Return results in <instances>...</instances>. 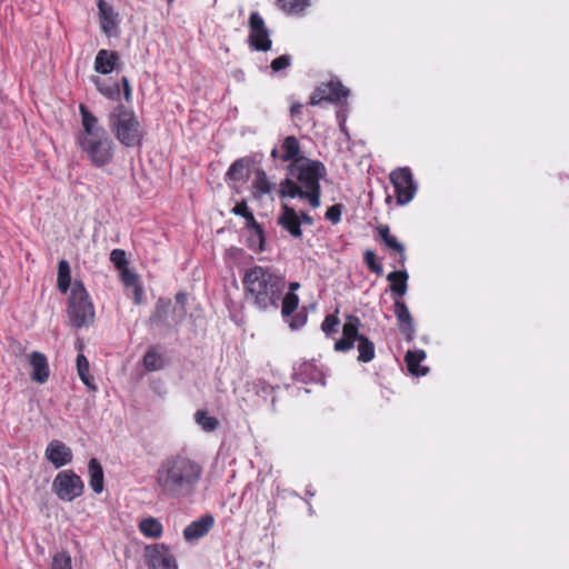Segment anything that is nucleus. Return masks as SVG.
<instances>
[{"mask_svg":"<svg viewBox=\"0 0 569 569\" xmlns=\"http://www.w3.org/2000/svg\"><path fill=\"white\" fill-rule=\"evenodd\" d=\"M202 467L193 459L176 455L164 459L156 473L159 492L167 498H186L200 481Z\"/></svg>","mask_w":569,"mask_h":569,"instance_id":"1","label":"nucleus"},{"mask_svg":"<svg viewBox=\"0 0 569 569\" xmlns=\"http://www.w3.org/2000/svg\"><path fill=\"white\" fill-rule=\"evenodd\" d=\"M291 178L280 183L282 198L308 199L312 208L320 206V180L326 176V168L320 161L300 157L289 164Z\"/></svg>","mask_w":569,"mask_h":569,"instance_id":"2","label":"nucleus"},{"mask_svg":"<svg viewBox=\"0 0 569 569\" xmlns=\"http://www.w3.org/2000/svg\"><path fill=\"white\" fill-rule=\"evenodd\" d=\"M242 284L247 301L262 311L277 309L286 289L284 277L262 266L246 270Z\"/></svg>","mask_w":569,"mask_h":569,"instance_id":"3","label":"nucleus"},{"mask_svg":"<svg viewBox=\"0 0 569 569\" xmlns=\"http://www.w3.org/2000/svg\"><path fill=\"white\" fill-rule=\"evenodd\" d=\"M82 129L77 136L81 151L96 167L111 162L114 154V143L107 131L99 126L98 119L83 104H80Z\"/></svg>","mask_w":569,"mask_h":569,"instance_id":"4","label":"nucleus"},{"mask_svg":"<svg viewBox=\"0 0 569 569\" xmlns=\"http://www.w3.org/2000/svg\"><path fill=\"white\" fill-rule=\"evenodd\" d=\"M109 128L117 140L126 147H139L144 138V130L136 113L122 104L110 112Z\"/></svg>","mask_w":569,"mask_h":569,"instance_id":"5","label":"nucleus"},{"mask_svg":"<svg viewBox=\"0 0 569 569\" xmlns=\"http://www.w3.org/2000/svg\"><path fill=\"white\" fill-rule=\"evenodd\" d=\"M359 319L350 317L343 325L342 337L335 343V350L346 352L355 346V342H358V360L361 362H369L375 358V345L367 337L359 335Z\"/></svg>","mask_w":569,"mask_h":569,"instance_id":"6","label":"nucleus"},{"mask_svg":"<svg viewBox=\"0 0 569 569\" xmlns=\"http://www.w3.org/2000/svg\"><path fill=\"white\" fill-rule=\"evenodd\" d=\"M68 317L76 328L88 327L94 321V308L81 282L71 286Z\"/></svg>","mask_w":569,"mask_h":569,"instance_id":"7","label":"nucleus"},{"mask_svg":"<svg viewBox=\"0 0 569 569\" xmlns=\"http://www.w3.org/2000/svg\"><path fill=\"white\" fill-rule=\"evenodd\" d=\"M187 295L179 292L176 295V306L172 309V316L169 319L168 312L171 311V300L160 298L156 305L154 312L152 313L150 321L160 327H177L180 325L187 315Z\"/></svg>","mask_w":569,"mask_h":569,"instance_id":"8","label":"nucleus"},{"mask_svg":"<svg viewBox=\"0 0 569 569\" xmlns=\"http://www.w3.org/2000/svg\"><path fill=\"white\" fill-rule=\"evenodd\" d=\"M389 178L395 188L397 203L399 206L409 203L417 192V184L410 169L407 167L397 168L391 171Z\"/></svg>","mask_w":569,"mask_h":569,"instance_id":"9","label":"nucleus"},{"mask_svg":"<svg viewBox=\"0 0 569 569\" xmlns=\"http://www.w3.org/2000/svg\"><path fill=\"white\" fill-rule=\"evenodd\" d=\"M53 490L59 499L72 501L83 492L81 478L70 470L59 472L52 483Z\"/></svg>","mask_w":569,"mask_h":569,"instance_id":"10","label":"nucleus"},{"mask_svg":"<svg viewBox=\"0 0 569 569\" xmlns=\"http://www.w3.org/2000/svg\"><path fill=\"white\" fill-rule=\"evenodd\" d=\"M144 558L149 569H178L174 556L164 545L147 546L144 548Z\"/></svg>","mask_w":569,"mask_h":569,"instance_id":"11","label":"nucleus"},{"mask_svg":"<svg viewBox=\"0 0 569 569\" xmlns=\"http://www.w3.org/2000/svg\"><path fill=\"white\" fill-rule=\"evenodd\" d=\"M249 43L258 51H268L271 48L269 31L264 20L258 12H252L249 19Z\"/></svg>","mask_w":569,"mask_h":569,"instance_id":"12","label":"nucleus"},{"mask_svg":"<svg viewBox=\"0 0 569 569\" xmlns=\"http://www.w3.org/2000/svg\"><path fill=\"white\" fill-rule=\"evenodd\" d=\"M349 90L338 81H330L319 86L310 97V104L317 106L323 101L340 102L347 99Z\"/></svg>","mask_w":569,"mask_h":569,"instance_id":"13","label":"nucleus"},{"mask_svg":"<svg viewBox=\"0 0 569 569\" xmlns=\"http://www.w3.org/2000/svg\"><path fill=\"white\" fill-rule=\"evenodd\" d=\"M44 456L56 468H61L72 460L71 449L62 441L52 440L47 446Z\"/></svg>","mask_w":569,"mask_h":569,"instance_id":"14","label":"nucleus"},{"mask_svg":"<svg viewBox=\"0 0 569 569\" xmlns=\"http://www.w3.org/2000/svg\"><path fill=\"white\" fill-rule=\"evenodd\" d=\"M278 223L287 230L292 237L301 238V220L297 211L288 204H283L281 213L278 217Z\"/></svg>","mask_w":569,"mask_h":569,"instance_id":"15","label":"nucleus"},{"mask_svg":"<svg viewBox=\"0 0 569 569\" xmlns=\"http://www.w3.org/2000/svg\"><path fill=\"white\" fill-rule=\"evenodd\" d=\"M213 525L214 518L211 515H206L188 525L183 530V537L188 542L196 541L206 536Z\"/></svg>","mask_w":569,"mask_h":569,"instance_id":"16","label":"nucleus"},{"mask_svg":"<svg viewBox=\"0 0 569 569\" xmlns=\"http://www.w3.org/2000/svg\"><path fill=\"white\" fill-rule=\"evenodd\" d=\"M395 315L397 317L398 322L401 326V333L405 336L407 340H413L416 333L413 320L407 305L402 300H396Z\"/></svg>","mask_w":569,"mask_h":569,"instance_id":"17","label":"nucleus"},{"mask_svg":"<svg viewBox=\"0 0 569 569\" xmlns=\"http://www.w3.org/2000/svg\"><path fill=\"white\" fill-rule=\"evenodd\" d=\"M29 362L32 368L30 377L38 383H44L49 378V366L47 358L43 353L33 351L29 357Z\"/></svg>","mask_w":569,"mask_h":569,"instance_id":"18","label":"nucleus"},{"mask_svg":"<svg viewBox=\"0 0 569 569\" xmlns=\"http://www.w3.org/2000/svg\"><path fill=\"white\" fill-rule=\"evenodd\" d=\"M118 61L119 54L116 51L101 49L94 59V70L102 74H109L114 70Z\"/></svg>","mask_w":569,"mask_h":569,"instance_id":"19","label":"nucleus"},{"mask_svg":"<svg viewBox=\"0 0 569 569\" xmlns=\"http://www.w3.org/2000/svg\"><path fill=\"white\" fill-rule=\"evenodd\" d=\"M89 485L96 493L103 491V469L98 459L91 458L88 463Z\"/></svg>","mask_w":569,"mask_h":569,"instance_id":"20","label":"nucleus"},{"mask_svg":"<svg viewBox=\"0 0 569 569\" xmlns=\"http://www.w3.org/2000/svg\"><path fill=\"white\" fill-rule=\"evenodd\" d=\"M98 9L101 19V28L103 32L110 34L117 26V14L114 13L112 7L104 0L98 1Z\"/></svg>","mask_w":569,"mask_h":569,"instance_id":"21","label":"nucleus"},{"mask_svg":"<svg viewBox=\"0 0 569 569\" xmlns=\"http://www.w3.org/2000/svg\"><path fill=\"white\" fill-rule=\"evenodd\" d=\"M232 212L237 216H241L247 221V227L250 230H254L256 234L258 236V239L260 243L262 242V229L260 224L256 221L253 213L249 210L246 202H240L236 204L232 209Z\"/></svg>","mask_w":569,"mask_h":569,"instance_id":"22","label":"nucleus"},{"mask_svg":"<svg viewBox=\"0 0 569 569\" xmlns=\"http://www.w3.org/2000/svg\"><path fill=\"white\" fill-rule=\"evenodd\" d=\"M300 151H301L300 143L297 140V138L293 136H289L282 141L280 159L283 162L291 161V160L293 162L296 159L300 158L299 157Z\"/></svg>","mask_w":569,"mask_h":569,"instance_id":"23","label":"nucleus"},{"mask_svg":"<svg viewBox=\"0 0 569 569\" xmlns=\"http://www.w3.org/2000/svg\"><path fill=\"white\" fill-rule=\"evenodd\" d=\"M426 352L423 350L408 351L406 355V362L408 370L415 376H425L428 368L420 367V362L425 360Z\"/></svg>","mask_w":569,"mask_h":569,"instance_id":"24","label":"nucleus"},{"mask_svg":"<svg viewBox=\"0 0 569 569\" xmlns=\"http://www.w3.org/2000/svg\"><path fill=\"white\" fill-rule=\"evenodd\" d=\"M408 272L406 270L392 271L388 274L387 279L390 281V290L398 295L405 296L408 289Z\"/></svg>","mask_w":569,"mask_h":569,"instance_id":"25","label":"nucleus"},{"mask_svg":"<svg viewBox=\"0 0 569 569\" xmlns=\"http://www.w3.org/2000/svg\"><path fill=\"white\" fill-rule=\"evenodd\" d=\"M377 230L385 244L389 249L397 251L400 254L401 262H403L406 260L405 246L401 242H399L396 237L390 234L389 227L380 224Z\"/></svg>","mask_w":569,"mask_h":569,"instance_id":"26","label":"nucleus"},{"mask_svg":"<svg viewBox=\"0 0 569 569\" xmlns=\"http://www.w3.org/2000/svg\"><path fill=\"white\" fill-rule=\"evenodd\" d=\"M272 190V184L270 183L266 172L263 170H257L254 179L252 181V194L254 198H259L263 194L269 193Z\"/></svg>","mask_w":569,"mask_h":569,"instance_id":"27","label":"nucleus"},{"mask_svg":"<svg viewBox=\"0 0 569 569\" xmlns=\"http://www.w3.org/2000/svg\"><path fill=\"white\" fill-rule=\"evenodd\" d=\"M77 371L80 380L92 391L97 390L93 378L89 371V361L83 355L77 357Z\"/></svg>","mask_w":569,"mask_h":569,"instance_id":"28","label":"nucleus"},{"mask_svg":"<svg viewBox=\"0 0 569 569\" xmlns=\"http://www.w3.org/2000/svg\"><path fill=\"white\" fill-rule=\"evenodd\" d=\"M194 421L204 432H212L219 427V420L206 410L196 411Z\"/></svg>","mask_w":569,"mask_h":569,"instance_id":"29","label":"nucleus"},{"mask_svg":"<svg viewBox=\"0 0 569 569\" xmlns=\"http://www.w3.org/2000/svg\"><path fill=\"white\" fill-rule=\"evenodd\" d=\"M140 531L149 538H159L162 535V525L156 518L142 519L139 523Z\"/></svg>","mask_w":569,"mask_h":569,"instance_id":"30","label":"nucleus"},{"mask_svg":"<svg viewBox=\"0 0 569 569\" xmlns=\"http://www.w3.org/2000/svg\"><path fill=\"white\" fill-rule=\"evenodd\" d=\"M71 276L68 261L60 260L58 264V288L66 293L70 287Z\"/></svg>","mask_w":569,"mask_h":569,"instance_id":"31","label":"nucleus"},{"mask_svg":"<svg viewBox=\"0 0 569 569\" xmlns=\"http://www.w3.org/2000/svg\"><path fill=\"white\" fill-rule=\"evenodd\" d=\"M310 0H278V6L289 14H297L309 7Z\"/></svg>","mask_w":569,"mask_h":569,"instance_id":"32","label":"nucleus"},{"mask_svg":"<svg viewBox=\"0 0 569 569\" xmlns=\"http://www.w3.org/2000/svg\"><path fill=\"white\" fill-rule=\"evenodd\" d=\"M249 166V161L247 159H238L236 160L229 168L227 176L230 180L241 181L247 178L246 169Z\"/></svg>","mask_w":569,"mask_h":569,"instance_id":"33","label":"nucleus"},{"mask_svg":"<svg viewBox=\"0 0 569 569\" xmlns=\"http://www.w3.org/2000/svg\"><path fill=\"white\" fill-rule=\"evenodd\" d=\"M93 83L101 94L107 97L108 99L117 100L120 97V89L117 83H112L110 86H106L103 81L99 77L92 78Z\"/></svg>","mask_w":569,"mask_h":569,"instance_id":"34","label":"nucleus"},{"mask_svg":"<svg viewBox=\"0 0 569 569\" xmlns=\"http://www.w3.org/2000/svg\"><path fill=\"white\" fill-rule=\"evenodd\" d=\"M281 313L283 317H289L297 309L299 305V297L295 292H288L286 296L282 295Z\"/></svg>","mask_w":569,"mask_h":569,"instance_id":"35","label":"nucleus"},{"mask_svg":"<svg viewBox=\"0 0 569 569\" xmlns=\"http://www.w3.org/2000/svg\"><path fill=\"white\" fill-rule=\"evenodd\" d=\"M144 368L149 371L159 370L163 366L161 356L154 350H149L143 357Z\"/></svg>","mask_w":569,"mask_h":569,"instance_id":"36","label":"nucleus"},{"mask_svg":"<svg viewBox=\"0 0 569 569\" xmlns=\"http://www.w3.org/2000/svg\"><path fill=\"white\" fill-rule=\"evenodd\" d=\"M51 569H72V560L68 552H57L52 558Z\"/></svg>","mask_w":569,"mask_h":569,"instance_id":"37","label":"nucleus"},{"mask_svg":"<svg viewBox=\"0 0 569 569\" xmlns=\"http://www.w3.org/2000/svg\"><path fill=\"white\" fill-rule=\"evenodd\" d=\"M367 267L378 276L383 273L382 266L376 261V254L371 250H367L363 256Z\"/></svg>","mask_w":569,"mask_h":569,"instance_id":"38","label":"nucleus"},{"mask_svg":"<svg viewBox=\"0 0 569 569\" xmlns=\"http://www.w3.org/2000/svg\"><path fill=\"white\" fill-rule=\"evenodd\" d=\"M110 260L119 270L127 268L126 252L121 249H113L110 253Z\"/></svg>","mask_w":569,"mask_h":569,"instance_id":"39","label":"nucleus"},{"mask_svg":"<svg viewBox=\"0 0 569 569\" xmlns=\"http://www.w3.org/2000/svg\"><path fill=\"white\" fill-rule=\"evenodd\" d=\"M338 325L339 319L335 315H329L325 318L321 329L326 335H331L337 332Z\"/></svg>","mask_w":569,"mask_h":569,"instance_id":"40","label":"nucleus"},{"mask_svg":"<svg viewBox=\"0 0 569 569\" xmlns=\"http://www.w3.org/2000/svg\"><path fill=\"white\" fill-rule=\"evenodd\" d=\"M291 64V57L288 54H282L274 60H272L270 67L273 72H279L283 69H287Z\"/></svg>","mask_w":569,"mask_h":569,"instance_id":"41","label":"nucleus"},{"mask_svg":"<svg viewBox=\"0 0 569 569\" xmlns=\"http://www.w3.org/2000/svg\"><path fill=\"white\" fill-rule=\"evenodd\" d=\"M121 271V280L127 287H134L139 284L137 274L130 271L128 268H124Z\"/></svg>","mask_w":569,"mask_h":569,"instance_id":"42","label":"nucleus"},{"mask_svg":"<svg viewBox=\"0 0 569 569\" xmlns=\"http://www.w3.org/2000/svg\"><path fill=\"white\" fill-rule=\"evenodd\" d=\"M326 218L332 223H337L341 218V206L335 204L328 208L326 212Z\"/></svg>","mask_w":569,"mask_h":569,"instance_id":"43","label":"nucleus"},{"mask_svg":"<svg viewBox=\"0 0 569 569\" xmlns=\"http://www.w3.org/2000/svg\"><path fill=\"white\" fill-rule=\"evenodd\" d=\"M132 289H133V292H132L133 302L136 305H140L142 302V298H143V290L140 284L132 287Z\"/></svg>","mask_w":569,"mask_h":569,"instance_id":"44","label":"nucleus"},{"mask_svg":"<svg viewBox=\"0 0 569 569\" xmlns=\"http://www.w3.org/2000/svg\"><path fill=\"white\" fill-rule=\"evenodd\" d=\"M121 82H122V86H123L124 98H126L127 101H130V99H131V87H130L128 78L123 77L121 79Z\"/></svg>","mask_w":569,"mask_h":569,"instance_id":"45","label":"nucleus"},{"mask_svg":"<svg viewBox=\"0 0 569 569\" xmlns=\"http://www.w3.org/2000/svg\"><path fill=\"white\" fill-rule=\"evenodd\" d=\"M312 367H313L312 363H308V362L302 363L299 368V375L305 376V375L309 373V371L312 369Z\"/></svg>","mask_w":569,"mask_h":569,"instance_id":"46","label":"nucleus"},{"mask_svg":"<svg viewBox=\"0 0 569 569\" xmlns=\"http://www.w3.org/2000/svg\"><path fill=\"white\" fill-rule=\"evenodd\" d=\"M252 231V237L250 239V246L253 247L256 244H258V248L260 250H262V244H263V241L260 243L259 239H258V236L256 234L254 230H251Z\"/></svg>","mask_w":569,"mask_h":569,"instance_id":"47","label":"nucleus"},{"mask_svg":"<svg viewBox=\"0 0 569 569\" xmlns=\"http://www.w3.org/2000/svg\"><path fill=\"white\" fill-rule=\"evenodd\" d=\"M305 322V318H301L298 322H296L295 320H292L289 326L291 329H297L299 327H301Z\"/></svg>","mask_w":569,"mask_h":569,"instance_id":"48","label":"nucleus"},{"mask_svg":"<svg viewBox=\"0 0 569 569\" xmlns=\"http://www.w3.org/2000/svg\"><path fill=\"white\" fill-rule=\"evenodd\" d=\"M303 222H306L307 224H312V218L309 217L307 213L305 212H301V219Z\"/></svg>","mask_w":569,"mask_h":569,"instance_id":"49","label":"nucleus"},{"mask_svg":"<svg viewBox=\"0 0 569 569\" xmlns=\"http://www.w3.org/2000/svg\"><path fill=\"white\" fill-rule=\"evenodd\" d=\"M299 288H300V283L299 282H290L289 283V292H295Z\"/></svg>","mask_w":569,"mask_h":569,"instance_id":"50","label":"nucleus"},{"mask_svg":"<svg viewBox=\"0 0 569 569\" xmlns=\"http://www.w3.org/2000/svg\"><path fill=\"white\" fill-rule=\"evenodd\" d=\"M301 108H302V106H301V104H299V103L293 104V106L291 107V113H292V114H298V113L300 112Z\"/></svg>","mask_w":569,"mask_h":569,"instance_id":"51","label":"nucleus"},{"mask_svg":"<svg viewBox=\"0 0 569 569\" xmlns=\"http://www.w3.org/2000/svg\"><path fill=\"white\" fill-rule=\"evenodd\" d=\"M271 157L274 158V159L278 158V157L280 158V153H279L278 149H276V148L272 149Z\"/></svg>","mask_w":569,"mask_h":569,"instance_id":"52","label":"nucleus"},{"mask_svg":"<svg viewBox=\"0 0 569 569\" xmlns=\"http://www.w3.org/2000/svg\"><path fill=\"white\" fill-rule=\"evenodd\" d=\"M173 307H174V306H172V305H171V311H169V312L167 313V315H168V317H169V319H170V318H171V316H172V309H173Z\"/></svg>","mask_w":569,"mask_h":569,"instance_id":"53","label":"nucleus"},{"mask_svg":"<svg viewBox=\"0 0 569 569\" xmlns=\"http://www.w3.org/2000/svg\"><path fill=\"white\" fill-rule=\"evenodd\" d=\"M173 0H168V2H172Z\"/></svg>","mask_w":569,"mask_h":569,"instance_id":"54","label":"nucleus"}]
</instances>
